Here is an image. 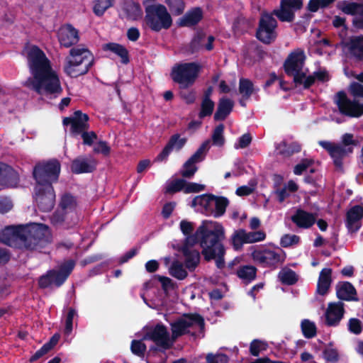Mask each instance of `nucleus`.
<instances>
[{"instance_id":"obj_1","label":"nucleus","mask_w":363,"mask_h":363,"mask_svg":"<svg viewBox=\"0 0 363 363\" xmlns=\"http://www.w3.org/2000/svg\"><path fill=\"white\" fill-rule=\"evenodd\" d=\"M186 236L182 247L191 249L199 243L205 261L215 260L217 268L222 269L225 267L226 250L223 241L225 238V229L220 223L203 220L194 234Z\"/></svg>"},{"instance_id":"obj_2","label":"nucleus","mask_w":363,"mask_h":363,"mask_svg":"<svg viewBox=\"0 0 363 363\" xmlns=\"http://www.w3.org/2000/svg\"><path fill=\"white\" fill-rule=\"evenodd\" d=\"M28 61L33 78L28 83L38 94L54 96L61 94L62 88L57 73L52 69L50 60L45 52L36 45L28 52Z\"/></svg>"},{"instance_id":"obj_3","label":"nucleus","mask_w":363,"mask_h":363,"mask_svg":"<svg viewBox=\"0 0 363 363\" xmlns=\"http://www.w3.org/2000/svg\"><path fill=\"white\" fill-rule=\"evenodd\" d=\"M0 241L12 247L41 252L50 242L49 228L43 223L7 228L0 233Z\"/></svg>"},{"instance_id":"obj_4","label":"nucleus","mask_w":363,"mask_h":363,"mask_svg":"<svg viewBox=\"0 0 363 363\" xmlns=\"http://www.w3.org/2000/svg\"><path fill=\"white\" fill-rule=\"evenodd\" d=\"M318 144L328 152L334 166L337 169H342L343 160L353 153L354 148L359 145V141L354 139L352 133H346L341 136L339 143L320 140Z\"/></svg>"},{"instance_id":"obj_5","label":"nucleus","mask_w":363,"mask_h":363,"mask_svg":"<svg viewBox=\"0 0 363 363\" xmlns=\"http://www.w3.org/2000/svg\"><path fill=\"white\" fill-rule=\"evenodd\" d=\"M349 91L354 98L363 97V85L358 82H352L350 85ZM334 101L340 113L343 116L358 118L363 115V104H359L355 99H349L343 90L336 93Z\"/></svg>"},{"instance_id":"obj_6","label":"nucleus","mask_w":363,"mask_h":363,"mask_svg":"<svg viewBox=\"0 0 363 363\" xmlns=\"http://www.w3.org/2000/svg\"><path fill=\"white\" fill-rule=\"evenodd\" d=\"M69 55L73 59L67 60L64 66V71L70 77L77 78L86 74L94 65V55L86 48H72L69 50Z\"/></svg>"},{"instance_id":"obj_7","label":"nucleus","mask_w":363,"mask_h":363,"mask_svg":"<svg viewBox=\"0 0 363 363\" xmlns=\"http://www.w3.org/2000/svg\"><path fill=\"white\" fill-rule=\"evenodd\" d=\"M150 0H144L145 22L148 28L155 32L162 29L167 30L172 25V18L164 5L161 4H150Z\"/></svg>"},{"instance_id":"obj_8","label":"nucleus","mask_w":363,"mask_h":363,"mask_svg":"<svg viewBox=\"0 0 363 363\" xmlns=\"http://www.w3.org/2000/svg\"><path fill=\"white\" fill-rule=\"evenodd\" d=\"M89 117L86 113L77 110L72 116L64 118L62 124L65 126L70 125V133L72 135H81L84 145L91 146L97 139V135L94 131H86L89 128Z\"/></svg>"},{"instance_id":"obj_9","label":"nucleus","mask_w":363,"mask_h":363,"mask_svg":"<svg viewBox=\"0 0 363 363\" xmlns=\"http://www.w3.org/2000/svg\"><path fill=\"white\" fill-rule=\"evenodd\" d=\"M75 267L73 259H68L62 263L58 269H50L45 274L40 276L38 285L40 289H45L52 286L59 288L68 279Z\"/></svg>"},{"instance_id":"obj_10","label":"nucleus","mask_w":363,"mask_h":363,"mask_svg":"<svg viewBox=\"0 0 363 363\" xmlns=\"http://www.w3.org/2000/svg\"><path fill=\"white\" fill-rule=\"evenodd\" d=\"M201 69V66L197 62L179 63L172 67L170 76L181 89H187L195 83Z\"/></svg>"},{"instance_id":"obj_11","label":"nucleus","mask_w":363,"mask_h":363,"mask_svg":"<svg viewBox=\"0 0 363 363\" xmlns=\"http://www.w3.org/2000/svg\"><path fill=\"white\" fill-rule=\"evenodd\" d=\"M60 162L56 160L37 163L33 169V177L37 185H52L59 179Z\"/></svg>"},{"instance_id":"obj_12","label":"nucleus","mask_w":363,"mask_h":363,"mask_svg":"<svg viewBox=\"0 0 363 363\" xmlns=\"http://www.w3.org/2000/svg\"><path fill=\"white\" fill-rule=\"evenodd\" d=\"M305 60L304 51L297 50L291 52L284 62V72L287 76L293 77V82L296 86H301L302 79L306 78V73L303 72Z\"/></svg>"},{"instance_id":"obj_13","label":"nucleus","mask_w":363,"mask_h":363,"mask_svg":"<svg viewBox=\"0 0 363 363\" xmlns=\"http://www.w3.org/2000/svg\"><path fill=\"white\" fill-rule=\"evenodd\" d=\"M194 325H197L201 332L204 331V318L199 313H184L181 318L170 323L172 337L175 340L185 334L189 333L188 330Z\"/></svg>"},{"instance_id":"obj_14","label":"nucleus","mask_w":363,"mask_h":363,"mask_svg":"<svg viewBox=\"0 0 363 363\" xmlns=\"http://www.w3.org/2000/svg\"><path fill=\"white\" fill-rule=\"evenodd\" d=\"M33 190V198L40 211H51L55 204V193L52 185L35 184Z\"/></svg>"},{"instance_id":"obj_15","label":"nucleus","mask_w":363,"mask_h":363,"mask_svg":"<svg viewBox=\"0 0 363 363\" xmlns=\"http://www.w3.org/2000/svg\"><path fill=\"white\" fill-rule=\"evenodd\" d=\"M277 21L271 14L263 15L256 31L257 38L264 44L272 43L277 38Z\"/></svg>"},{"instance_id":"obj_16","label":"nucleus","mask_w":363,"mask_h":363,"mask_svg":"<svg viewBox=\"0 0 363 363\" xmlns=\"http://www.w3.org/2000/svg\"><path fill=\"white\" fill-rule=\"evenodd\" d=\"M143 340H152L164 350H168L172 346L169 343V333L162 323H157L155 327L150 328L143 335Z\"/></svg>"},{"instance_id":"obj_17","label":"nucleus","mask_w":363,"mask_h":363,"mask_svg":"<svg viewBox=\"0 0 363 363\" xmlns=\"http://www.w3.org/2000/svg\"><path fill=\"white\" fill-rule=\"evenodd\" d=\"M303 6V0H281L279 9L274 10L273 13L280 21L291 23L295 18V12Z\"/></svg>"},{"instance_id":"obj_18","label":"nucleus","mask_w":363,"mask_h":363,"mask_svg":"<svg viewBox=\"0 0 363 363\" xmlns=\"http://www.w3.org/2000/svg\"><path fill=\"white\" fill-rule=\"evenodd\" d=\"M253 258L264 267L276 268L279 264H282L284 262L285 254L279 248L278 251L265 249L255 251L253 253Z\"/></svg>"},{"instance_id":"obj_19","label":"nucleus","mask_w":363,"mask_h":363,"mask_svg":"<svg viewBox=\"0 0 363 363\" xmlns=\"http://www.w3.org/2000/svg\"><path fill=\"white\" fill-rule=\"evenodd\" d=\"M50 221L51 223L57 228L60 227L64 229H70L78 224L79 217L76 211H56L52 215Z\"/></svg>"},{"instance_id":"obj_20","label":"nucleus","mask_w":363,"mask_h":363,"mask_svg":"<svg viewBox=\"0 0 363 363\" xmlns=\"http://www.w3.org/2000/svg\"><path fill=\"white\" fill-rule=\"evenodd\" d=\"M206 38V34L203 30H197L191 42L188 45V52L190 54H194L198 52L202 48H205L208 51H211L213 49V42L215 41V37L213 35H208L207 37V43H203Z\"/></svg>"},{"instance_id":"obj_21","label":"nucleus","mask_w":363,"mask_h":363,"mask_svg":"<svg viewBox=\"0 0 363 363\" xmlns=\"http://www.w3.org/2000/svg\"><path fill=\"white\" fill-rule=\"evenodd\" d=\"M345 313V304L342 301L330 302L325 314V324L330 327L337 326Z\"/></svg>"},{"instance_id":"obj_22","label":"nucleus","mask_w":363,"mask_h":363,"mask_svg":"<svg viewBox=\"0 0 363 363\" xmlns=\"http://www.w3.org/2000/svg\"><path fill=\"white\" fill-rule=\"evenodd\" d=\"M57 38L61 46L71 48L79 41V31L71 24H67L59 29Z\"/></svg>"},{"instance_id":"obj_23","label":"nucleus","mask_w":363,"mask_h":363,"mask_svg":"<svg viewBox=\"0 0 363 363\" xmlns=\"http://www.w3.org/2000/svg\"><path fill=\"white\" fill-rule=\"evenodd\" d=\"M363 218V206L355 205L350 208L346 213L345 226L348 232L357 233L362 226Z\"/></svg>"},{"instance_id":"obj_24","label":"nucleus","mask_w":363,"mask_h":363,"mask_svg":"<svg viewBox=\"0 0 363 363\" xmlns=\"http://www.w3.org/2000/svg\"><path fill=\"white\" fill-rule=\"evenodd\" d=\"M186 143V138H180L179 133L172 135L166 145L164 147L160 153L156 157L155 161L157 162L167 161L169 155L175 150L177 152L181 150Z\"/></svg>"},{"instance_id":"obj_25","label":"nucleus","mask_w":363,"mask_h":363,"mask_svg":"<svg viewBox=\"0 0 363 363\" xmlns=\"http://www.w3.org/2000/svg\"><path fill=\"white\" fill-rule=\"evenodd\" d=\"M96 168V163L91 157L79 156L72 161L70 169L73 174L91 173Z\"/></svg>"},{"instance_id":"obj_26","label":"nucleus","mask_w":363,"mask_h":363,"mask_svg":"<svg viewBox=\"0 0 363 363\" xmlns=\"http://www.w3.org/2000/svg\"><path fill=\"white\" fill-rule=\"evenodd\" d=\"M291 221L299 228L308 229L316 222V214L298 208L291 217Z\"/></svg>"},{"instance_id":"obj_27","label":"nucleus","mask_w":363,"mask_h":363,"mask_svg":"<svg viewBox=\"0 0 363 363\" xmlns=\"http://www.w3.org/2000/svg\"><path fill=\"white\" fill-rule=\"evenodd\" d=\"M336 296L340 301H358L357 292L349 281H339L335 286Z\"/></svg>"},{"instance_id":"obj_28","label":"nucleus","mask_w":363,"mask_h":363,"mask_svg":"<svg viewBox=\"0 0 363 363\" xmlns=\"http://www.w3.org/2000/svg\"><path fill=\"white\" fill-rule=\"evenodd\" d=\"M18 181L17 172L7 164L0 162V185L13 187L18 184Z\"/></svg>"},{"instance_id":"obj_29","label":"nucleus","mask_w":363,"mask_h":363,"mask_svg":"<svg viewBox=\"0 0 363 363\" xmlns=\"http://www.w3.org/2000/svg\"><path fill=\"white\" fill-rule=\"evenodd\" d=\"M203 18V10L201 7H194L189 10L177 21L179 27H192L196 26Z\"/></svg>"},{"instance_id":"obj_30","label":"nucleus","mask_w":363,"mask_h":363,"mask_svg":"<svg viewBox=\"0 0 363 363\" xmlns=\"http://www.w3.org/2000/svg\"><path fill=\"white\" fill-rule=\"evenodd\" d=\"M215 199L216 195L212 194H204L197 196L192 200L191 206L193 207L200 206L203 208L206 215L213 216Z\"/></svg>"},{"instance_id":"obj_31","label":"nucleus","mask_w":363,"mask_h":363,"mask_svg":"<svg viewBox=\"0 0 363 363\" xmlns=\"http://www.w3.org/2000/svg\"><path fill=\"white\" fill-rule=\"evenodd\" d=\"M234 106V101L226 97H222L219 99L216 111L214 113L213 118L216 121H222L230 114Z\"/></svg>"},{"instance_id":"obj_32","label":"nucleus","mask_w":363,"mask_h":363,"mask_svg":"<svg viewBox=\"0 0 363 363\" xmlns=\"http://www.w3.org/2000/svg\"><path fill=\"white\" fill-rule=\"evenodd\" d=\"M275 151L277 155L283 157H289L295 153H298L301 150V145L298 142L287 143L282 140L275 145Z\"/></svg>"},{"instance_id":"obj_33","label":"nucleus","mask_w":363,"mask_h":363,"mask_svg":"<svg viewBox=\"0 0 363 363\" xmlns=\"http://www.w3.org/2000/svg\"><path fill=\"white\" fill-rule=\"evenodd\" d=\"M332 272L330 268H323L320 271L316 290L318 294L325 296L328 293L332 282Z\"/></svg>"},{"instance_id":"obj_34","label":"nucleus","mask_w":363,"mask_h":363,"mask_svg":"<svg viewBox=\"0 0 363 363\" xmlns=\"http://www.w3.org/2000/svg\"><path fill=\"white\" fill-rule=\"evenodd\" d=\"M330 80V75L326 69H320L315 71L313 73V74H310L308 76L306 75V78L302 79L301 85L304 89H310L315 82L318 81L319 82H326Z\"/></svg>"},{"instance_id":"obj_35","label":"nucleus","mask_w":363,"mask_h":363,"mask_svg":"<svg viewBox=\"0 0 363 363\" xmlns=\"http://www.w3.org/2000/svg\"><path fill=\"white\" fill-rule=\"evenodd\" d=\"M104 51H111L121 58V63L127 65L130 62L129 52L123 45L117 43H108L103 45Z\"/></svg>"},{"instance_id":"obj_36","label":"nucleus","mask_w":363,"mask_h":363,"mask_svg":"<svg viewBox=\"0 0 363 363\" xmlns=\"http://www.w3.org/2000/svg\"><path fill=\"white\" fill-rule=\"evenodd\" d=\"M181 252L185 257V267L189 271H194L200 262V252L196 250L186 249V247H182Z\"/></svg>"},{"instance_id":"obj_37","label":"nucleus","mask_w":363,"mask_h":363,"mask_svg":"<svg viewBox=\"0 0 363 363\" xmlns=\"http://www.w3.org/2000/svg\"><path fill=\"white\" fill-rule=\"evenodd\" d=\"M350 53L358 60H363V35L352 37L348 43Z\"/></svg>"},{"instance_id":"obj_38","label":"nucleus","mask_w":363,"mask_h":363,"mask_svg":"<svg viewBox=\"0 0 363 363\" xmlns=\"http://www.w3.org/2000/svg\"><path fill=\"white\" fill-rule=\"evenodd\" d=\"M123 10L127 18L133 20H136L143 14L140 4L133 0H125L123 4Z\"/></svg>"},{"instance_id":"obj_39","label":"nucleus","mask_w":363,"mask_h":363,"mask_svg":"<svg viewBox=\"0 0 363 363\" xmlns=\"http://www.w3.org/2000/svg\"><path fill=\"white\" fill-rule=\"evenodd\" d=\"M210 140L204 141L197 150L185 162L183 167H189L196 162H201L205 157V153L209 149Z\"/></svg>"},{"instance_id":"obj_40","label":"nucleus","mask_w":363,"mask_h":363,"mask_svg":"<svg viewBox=\"0 0 363 363\" xmlns=\"http://www.w3.org/2000/svg\"><path fill=\"white\" fill-rule=\"evenodd\" d=\"M257 271V268L252 265H242L238 269L236 274L245 284H249L255 279Z\"/></svg>"},{"instance_id":"obj_41","label":"nucleus","mask_w":363,"mask_h":363,"mask_svg":"<svg viewBox=\"0 0 363 363\" xmlns=\"http://www.w3.org/2000/svg\"><path fill=\"white\" fill-rule=\"evenodd\" d=\"M77 206V198L70 193L64 194L60 199V211H76Z\"/></svg>"},{"instance_id":"obj_42","label":"nucleus","mask_w":363,"mask_h":363,"mask_svg":"<svg viewBox=\"0 0 363 363\" xmlns=\"http://www.w3.org/2000/svg\"><path fill=\"white\" fill-rule=\"evenodd\" d=\"M214 204L213 216L214 218H219L225 214L226 208L229 205V200L225 196H216Z\"/></svg>"},{"instance_id":"obj_43","label":"nucleus","mask_w":363,"mask_h":363,"mask_svg":"<svg viewBox=\"0 0 363 363\" xmlns=\"http://www.w3.org/2000/svg\"><path fill=\"white\" fill-rule=\"evenodd\" d=\"M225 125L220 123L216 126L211 135L212 145L217 147H223L225 145V139L224 137Z\"/></svg>"},{"instance_id":"obj_44","label":"nucleus","mask_w":363,"mask_h":363,"mask_svg":"<svg viewBox=\"0 0 363 363\" xmlns=\"http://www.w3.org/2000/svg\"><path fill=\"white\" fill-rule=\"evenodd\" d=\"M169 272L172 277L179 280H184L188 276V272L184 268L182 264L177 260L172 263L169 269Z\"/></svg>"},{"instance_id":"obj_45","label":"nucleus","mask_w":363,"mask_h":363,"mask_svg":"<svg viewBox=\"0 0 363 363\" xmlns=\"http://www.w3.org/2000/svg\"><path fill=\"white\" fill-rule=\"evenodd\" d=\"M239 92L244 99H248L254 92V85L252 81L241 78L239 81Z\"/></svg>"},{"instance_id":"obj_46","label":"nucleus","mask_w":363,"mask_h":363,"mask_svg":"<svg viewBox=\"0 0 363 363\" xmlns=\"http://www.w3.org/2000/svg\"><path fill=\"white\" fill-rule=\"evenodd\" d=\"M278 277L281 282L285 285H294L298 281L296 272L291 269L279 272Z\"/></svg>"},{"instance_id":"obj_47","label":"nucleus","mask_w":363,"mask_h":363,"mask_svg":"<svg viewBox=\"0 0 363 363\" xmlns=\"http://www.w3.org/2000/svg\"><path fill=\"white\" fill-rule=\"evenodd\" d=\"M301 328L302 333L306 338L311 339L316 335L317 328L313 322L304 319L301 321Z\"/></svg>"},{"instance_id":"obj_48","label":"nucleus","mask_w":363,"mask_h":363,"mask_svg":"<svg viewBox=\"0 0 363 363\" xmlns=\"http://www.w3.org/2000/svg\"><path fill=\"white\" fill-rule=\"evenodd\" d=\"M113 0H96L93 11L97 16H102L105 11L113 6Z\"/></svg>"},{"instance_id":"obj_49","label":"nucleus","mask_w":363,"mask_h":363,"mask_svg":"<svg viewBox=\"0 0 363 363\" xmlns=\"http://www.w3.org/2000/svg\"><path fill=\"white\" fill-rule=\"evenodd\" d=\"M164 2L173 15L179 16L183 13L185 9V4L183 0H165Z\"/></svg>"},{"instance_id":"obj_50","label":"nucleus","mask_w":363,"mask_h":363,"mask_svg":"<svg viewBox=\"0 0 363 363\" xmlns=\"http://www.w3.org/2000/svg\"><path fill=\"white\" fill-rule=\"evenodd\" d=\"M215 107V103L213 100L202 99L201 109L199 113L200 118H203L212 115Z\"/></svg>"},{"instance_id":"obj_51","label":"nucleus","mask_w":363,"mask_h":363,"mask_svg":"<svg viewBox=\"0 0 363 363\" xmlns=\"http://www.w3.org/2000/svg\"><path fill=\"white\" fill-rule=\"evenodd\" d=\"M362 6V4L359 3H350L344 1L342 2V5L339 6V9L345 14L354 16L358 13L359 9Z\"/></svg>"},{"instance_id":"obj_52","label":"nucleus","mask_w":363,"mask_h":363,"mask_svg":"<svg viewBox=\"0 0 363 363\" xmlns=\"http://www.w3.org/2000/svg\"><path fill=\"white\" fill-rule=\"evenodd\" d=\"M243 234L245 237V243H253L256 242L262 241L266 238L265 233L262 230L247 233L243 229Z\"/></svg>"},{"instance_id":"obj_53","label":"nucleus","mask_w":363,"mask_h":363,"mask_svg":"<svg viewBox=\"0 0 363 363\" xmlns=\"http://www.w3.org/2000/svg\"><path fill=\"white\" fill-rule=\"evenodd\" d=\"M144 340L143 338L141 340H133L131 342L130 345V350L133 354L139 357H144L145 353L146 352V345L143 342Z\"/></svg>"},{"instance_id":"obj_54","label":"nucleus","mask_w":363,"mask_h":363,"mask_svg":"<svg viewBox=\"0 0 363 363\" xmlns=\"http://www.w3.org/2000/svg\"><path fill=\"white\" fill-rule=\"evenodd\" d=\"M231 243L235 250H240L245 244L243 229L235 230L231 236Z\"/></svg>"},{"instance_id":"obj_55","label":"nucleus","mask_w":363,"mask_h":363,"mask_svg":"<svg viewBox=\"0 0 363 363\" xmlns=\"http://www.w3.org/2000/svg\"><path fill=\"white\" fill-rule=\"evenodd\" d=\"M186 186V181L183 179H177L173 180L166 188L165 193L174 194L184 190Z\"/></svg>"},{"instance_id":"obj_56","label":"nucleus","mask_w":363,"mask_h":363,"mask_svg":"<svg viewBox=\"0 0 363 363\" xmlns=\"http://www.w3.org/2000/svg\"><path fill=\"white\" fill-rule=\"evenodd\" d=\"M77 315V311L74 308H69L65 320V327L64 333L65 335H69L71 334L73 329V319Z\"/></svg>"},{"instance_id":"obj_57","label":"nucleus","mask_w":363,"mask_h":363,"mask_svg":"<svg viewBox=\"0 0 363 363\" xmlns=\"http://www.w3.org/2000/svg\"><path fill=\"white\" fill-rule=\"evenodd\" d=\"M267 345L259 340H253L250 345V352L254 357H258L260 351L265 350Z\"/></svg>"},{"instance_id":"obj_58","label":"nucleus","mask_w":363,"mask_h":363,"mask_svg":"<svg viewBox=\"0 0 363 363\" xmlns=\"http://www.w3.org/2000/svg\"><path fill=\"white\" fill-rule=\"evenodd\" d=\"M300 242V237L296 235L284 234L280 240V245L283 247H289L297 245Z\"/></svg>"},{"instance_id":"obj_59","label":"nucleus","mask_w":363,"mask_h":363,"mask_svg":"<svg viewBox=\"0 0 363 363\" xmlns=\"http://www.w3.org/2000/svg\"><path fill=\"white\" fill-rule=\"evenodd\" d=\"M155 278L162 284V289L164 292L167 293L169 289H174L176 286V284L169 277L162 275H155Z\"/></svg>"},{"instance_id":"obj_60","label":"nucleus","mask_w":363,"mask_h":363,"mask_svg":"<svg viewBox=\"0 0 363 363\" xmlns=\"http://www.w3.org/2000/svg\"><path fill=\"white\" fill-rule=\"evenodd\" d=\"M206 363H228L229 361L228 355L223 353H209L206 355Z\"/></svg>"},{"instance_id":"obj_61","label":"nucleus","mask_w":363,"mask_h":363,"mask_svg":"<svg viewBox=\"0 0 363 363\" xmlns=\"http://www.w3.org/2000/svg\"><path fill=\"white\" fill-rule=\"evenodd\" d=\"M362 324L360 320L356 318H352L348 322V330L350 333L359 335L362 332Z\"/></svg>"},{"instance_id":"obj_62","label":"nucleus","mask_w":363,"mask_h":363,"mask_svg":"<svg viewBox=\"0 0 363 363\" xmlns=\"http://www.w3.org/2000/svg\"><path fill=\"white\" fill-rule=\"evenodd\" d=\"M313 164L312 159H303L300 163L297 164L294 169V173L296 175H301L303 172Z\"/></svg>"},{"instance_id":"obj_63","label":"nucleus","mask_w":363,"mask_h":363,"mask_svg":"<svg viewBox=\"0 0 363 363\" xmlns=\"http://www.w3.org/2000/svg\"><path fill=\"white\" fill-rule=\"evenodd\" d=\"M252 140V138L250 133H245L239 138L238 143H235L234 147L235 149L246 148L250 145Z\"/></svg>"},{"instance_id":"obj_64","label":"nucleus","mask_w":363,"mask_h":363,"mask_svg":"<svg viewBox=\"0 0 363 363\" xmlns=\"http://www.w3.org/2000/svg\"><path fill=\"white\" fill-rule=\"evenodd\" d=\"M323 357L329 362L336 363L339 359V355L337 350L333 348H326L323 352Z\"/></svg>"}]
</instances>
